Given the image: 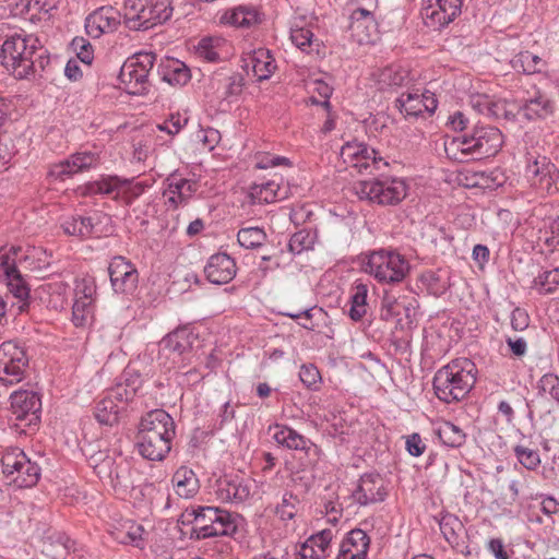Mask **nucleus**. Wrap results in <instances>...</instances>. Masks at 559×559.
Masks as SVG:
<instances>
[{
	"label": "nucleus",
	"mask_w": 559,
	"mask_h": 559,
	"mask_svg": "<svg viewBox=\"0 0 559 559\" xmlns=\"http://www.w3.org/2000/svg\"><path fill=\"white\" fill-rule=\"evenodd\" d=\"M299 504L300 500L296 495H294L292 491H285L283 493L281 503H278L275 509V513L283 521L293 520L298 512Z\"/></svg>",
	"instance_id": "51"
},
{
	"label": "nucleus",
	"mask_w": 559,
	"mask_h": 559,
	"mask_svg": "<svg viewBox=\"0 0 559 559\" xmlns=\"http://www.w3.org/2000/svg\"><path fill=\"white\" fill-rule=\"evenodd\" d=\"M5 280L10 293L21 302L19 310L24 311L28 306L27 299L29 297V288L26 285V282L22 277L20 271L13 274L8 273Z\"/></svg>",
	"instance_id": "45"
},
{
	"label": "nucleus",
	"mask_w": 559,
	"mask_h": 559,
	"mask_svg": "<svg viewBox=\"0 0 559 559\" xmlns=\"http://www.w3.org/2000/svg\"><path fill=\"white\" fill-rule=\"evenodd\" d=\"M120 383L123 384V386L127 388V391L130 392V394L134 397V395L141 389L143 380L136 370L127 368L122 373V382Z\"/></svg>",
	"instance_id": "64"
},
{
	"label": "nucleus",
	"mask_w": 559,
	"mask_h": 559,
	"mask_svg": "<svg viewBox=\"0 0 559 559\" xmlns=\"http://www.w3.org/2000/svg\"><path fill=\"white\" fill-rule=\"evenodd\" d=\"M110 285L116 294L132 296L139 286L135 265L122 255L114 257L108 265Z\"/></svg>",
	"instance_id": "12"
},
{
	"label": "nucleus",
	"mask_w": 559,
	"mask_h": 559,
	"mask_svg": "<svg viewBox=\"0 0 559 559\" xmlns=\"http://www.w3.org/2000/svg\"><path fill=\"white\" fill-rule=\"evenodd\" d=\"M463 0H423L421 17L428 27L441 29L461 13Z\"/></svg>",
	"instance_id": "14"
},
{
	"label": "nucleus",
	"mask_w": 559,
	"mask_h": 559,
	"mask_svg": "<svg viewBox=\"0 0 559 559\" xmlns=\"http://www.w3.org/2000/svg\"><path fill=\"white\" fill-rule=\"evenodd\" d=\"M371 147L364 142L352 141L345 143L341 148V158L349 166L356 168L362 154H370Z\"/></svg>",
	"instance_id": "47"
},
{
	"label": "nucleus",
	"mask_w": 559,
	"mask_h": 559,
	"mask_svg": "<svg viewBox=\"0 0 559 559\" xmlns=\"http://www.w3.org/2000/svg\"><path fill=\"white\" fill-rule=\"evenodd\" d=\"M27 455L20 448H11L4 451L1 457L2 472L5 477H9L14 474L19 466H21L22 462H25Z\"/></svg>",
	"instance_id": "50"
},
{
	"label": "nucleus",
	"mask_w": 559,
	"mask_h": 559,
	"mask_svg": "<svg viewBox=\"0 0 559 559\" xmlns=\"http://www.w3.org/2000/svg\"><path fill=\"white\" fill-rule=\"evenodd\" d=\"M352 496L360 506L382 502L386 497L384 480L379 474H364Z\"/></svg>",
	"instance_id": "20"
},
{
	"label": "nucleus",
	"mask_w": 559,
	"mask_h": 559,
	"mask_svg": "<svg viewBox=\"0 0 559 559\" xmlns=\"http://www.w3.org/2000/svg\"><path fill=\"white\" fill-rule=\"evenodd\" d=\"M122 405L116 403L110 396L105 395L94 407V417L98 424L105 426H115L119 421Z\"/></svg>",
	"instance_id": "33"
},
{
	"label": "nucleus",
	"mask_w": 559,
	"mask_h": 559,
	"mask_svg": "<svg viewBox=\"0 0 559 559\" xmlns=\"http://www.w3.org/2000/svg\"><path fill=\"white\" fill-rule=\"evenodd\" d=\"M71 46L73 50L76 52V57L80 61L87 66L92 63L94 59L93 47L87 39L83 37H75L72 40Z\"/></svg>",
	"instance_id": "60"
},
{
	"label": "nucleus",
	"mask_w": 559,
	"mask_h": 559,
	"mask_svg": "<svg viewBox=\"0 0 559 559\" xmlns=\"http://www.w3.org/2000/svg\"><path fill=\"white\" fill-rule=\"evenodd\" d=\"M288 197V187L275 180L253 183L249 190V198L253 204L273 203Z\"/></svg>",
	"instance_id": "24"
},
{
	"label": "nucleus",
	"mask_w": 559,
	"mask_h": 559,
	"mask_svg": "<svg viewBox=\"0 0 559 559\" xmlns=\"http://www.w3.org/2000/svg\"><path fill=\"white\" fill-rule=\"evenodd\" d=\"M1 64L17 80L41 76L50 63L47 50L33 35L13 34L1 46Z\"/></svg>",
	"instance_id": "1"
},
{
	"label": "nucleus",
	"mask_w": 559,
	"mask_h": 559,
	"mask_svg": "<svg viewBox=\"0 0 559 559\" xmlns=\"http://www.w3.org/2000/svg\"><path fill=\"white\" fill-rule=\"evenodd\" d=\"M314 235L307 229H301L295 233L288 242V250L293 254H299L302 251L309 250L314 243Z\"/></svg>",
	"instance_id": "53"
},
{
	"label": "nucleus",
	"mask_w": 559,
	"mask_h": 559,
	"mask_svg": "<svg viewBox=\"0 0 559 559\" xmlns=\"http://www.w3.org/2000/svg\"><path fill=\"white\" fill-rule=\"evenodd\" d=\"M420 288L429 295L439 297L450 287V271L448 269L426 270L418 278Z\"/></svg>",
	"instance_id": "25"
},
{
	"label": "nucleus",
	"mask_w": 559,
	"mask_h": 559,
	"mask_svg": "<svg viewBox=\"0 0 559 559\" xmlns=\"http://www.w3.org/2000/svg\"><path fill=\"white\" fill-rule=\"evenodd\" d=\"M237 240L246 249H255L265 242L266 233L260 227H243L239 229Z\"/></svg>",
	"instance_id": "48"
},
{
	"label": "nucleus",
	"mask_w": 559,
	"mask_h": 559,
	"mask_svg": "<svg viewBox=\"0 0 559 559\" xmlns=\"http://www.w3.org/2000/svg\"><path fill=\"white\" fill-rule=\"evenodd\" d=\"M524 115L528 119L543 118L552 111L551 103L543 95L526 100L524 105Z\"/></svg>",
	"instance_id": "49"
},
{
	"label": "nucleus",
	"mask_w": 559,
	"mask_h": 559,
	"mask_svg": "<svg viewBox=\"0 0 559 559\" xmlns=\"http://www.w3.org/2000/svg\"><path fill=\"white\" fill-rule=\"evenodd\" d=\"M173 0H124L123 23L131 31H147L170 20Z\"/></svg>",
	"instance_id": "4"
},
{
	"label": "nucleus",
	"mask_w": 559,
	"mask_h": 559,
	"mask_svg": "<svg viewBox=\"0 0 559 559\" xmlns=\"http://www.w3.org/2000/svg\"><path fill=\"white\" fill-rule=\"evenodd\" d=\"M371 152L372 153L370 154L361 155V158L356 166L359 173L369 170L371 174L373 170L379 171L389 166V163L384 160V158L381 157L374 148L371 147Z\"/></svg>",
	"instance_id": "54"
},
{
	"label": "nucleus",
	"mask_w": 559,
	"mask_h": 559,
	"mask_svg": "<svg viewBox=\"0 0 559 559\" xmlns=\"http://www.w3.org/2000/svg\"><path fill=\"white\" fill-rule=\"evenodd\" d=\"M159 74L163 81L174 86H183L190 79V69L178 59H167L159 66Z\"/></svg>",
	"instance_id": "27"
},
{
	"label": "nucleus",
	"mask_w": 559,
	"mask_h": 559,
	"mask_svg": "<svg viewBox=\"0 0 559 559\" xmlns=\"http://www.w3.org/2000/svg\"><path fill=\"white\" fill-rule=\"evenodd\" d=\"M510 62L515 71L523 72L525 74L538 73L545 67L544 60L531 51L519 52Z\"/></svg>",
	"instance_id": "38"
},
{
	"label": "nucleus",
	"mask_w": 559,
	"mask_h": 559,
	"mask_svg": "<svg viewBox=\"0 0 559 559\" xmlns=\"http://www.w3.org/2000/svg\"><path fill=\"white\" fill-rule=\"evenodd\" d=\"M118 455L116 451L111 450L98 451L91 454L87 462L102 480H107L112 477L114 465Z\"/></svg>",
	"instance_id": "32"
},
{
	"label": "nucleus",
	"mask_w": 559,
	"mask_h": 559,
	"mask_svg": "<svg viewBox=\"0 0 559 559\" xmlns=\"http://www.w3.org/2000/svg\"><path fill=\"white\" fill-rule=\"evenodd\" d=\"M121 24L120 12L112 7H102L93 11L85 20V29L94 38L105 33H114Z\"/></svg>",
	"instance_id": "17"
},
{
	"label": "nucleus",
	"mask_w": 559,
	"mask_h": 559,
	"mask_svg": "<svg viewBox=\"0 0 559 559\" xmlns=\"http://www.w3.org/2000/svg\"><path fill=\"white\" fill-rule=\"evenodd\" d=\"M267 431L278 445L288 450L301 451L313 463H317L322 455V449L318 444L287 425L275 423L269 426Z\"/></svg>",
	"instance_id": "11"
},
{
	"label": "nucleus",
	"mask_w": 559,
	"mask_h": 559,
	"mask_svg": "<svg viewBox=\"0 0 559 559\" xmlns=\"http://www.w3.org/2000/svg\"><path fill=\"white\" fill-rule=\"evenodd\" d=\"M396 107L405 118H417L423 115L421 96L419 90L404 92L395 100Z\"/></svg>",
	"instance_id": "37"
},
{
	"label": "nucleus",
	"mask_w": 559,
	"mask_h": 559,
	"mask_svg": "<svg viewBox=\"0 0 559 559\" xmlns=\"http://www.w3.org/2000/svg\"><path fill=\"white\" fill-rule=\"evenodd\" d=\"M21 251L20 247H1L0 248V271L3 275L19 272L16 267V255Z\"/></svg>",
	"instance_id": "55"
},
{
	"label": "nucleus",
	"mask_w": 559,
	"mask_h": 559,
	"mask_svg": "<svg viewBox=\"0 0 559 559\" xmlns=\"http://www.w3.org/2000/svg\"><path fill=\"white\" fill-rule=\"evenodd\" d=\"M364 266L379 283L390 285L401 283L411 269L409 262L402 254L385 249L370 252Z\"/></svg>",
	"instance_id": "5"
},
{
	"label": "nucleus",
	"mask_w": 559,
	"mask_h": 559,
	"mask_svg": "<svg viewBox=\"0 0 559 559\" xmlns=\"http://www.w3.org/2000/svg\"><path fill=\"white\" fill-rule=\"evenodd\" d=\"M355 191L361 200L379 205H395L405 199L407 187L399 178H373L357 182Z\"/></svg>",
	"instance_id": "7"
},
{
	"label": "nucleus",
	"mask_w": 559,
	"mask_h": 559,
	"mask_svg": "<svg viewBox=\"0 0 559 559\" xmlns=\"http://www.w3.org/2000/svg\"><path fill=\"white\" fill-rule=\"evenodd\" d=\"M236 273V261L224 252L212 254L204 266L206 280L215 285L229 283Z\"/></svg>",
	"instance_id": "18"
},
{
	"label": "nucleus",
	"mask_w": 559,
	"mask_h": 559,
	"mask_svg": "<svg viewBox=\"0 0 559 559\" xmlns=\"http://www.w3.org/2000/svg\"><path fill=\"white\" fill-rule=\"evenodd\" d=\"M440 530L451 546L459 545V536L463 531V525L457 518L452 515L443 516L440 521Z\"/></svg>",
	"instance_id": "52"
},
{
	"label": "nucleus",
	"mask_w": 559,
	"mask_h": 559,
	"mask_svg": "<svg viewBox=\"0 0 559 559\" xmlns=\"http://www.w3.org/2000/svg\"><path fill=\"white\" fill-rule=\"evenodd\" d=\"M514 453L519 462L526 468L534 471L540 464L539 453L522 445L514 448Z\"/></svg>",
	"instance_id": "58"
},
{
	"label": "nucleus",
	"mask_w": 559,
	"mask_h": 559,
	"mask_svg": "<svg viewBox=\"0 0 559 559\" xmlns=\"http://www.w3.org/2000/svg\"><path fill=\"white\" fill-rule=\"evenodd\" d=\"M178 496L185 499L192 498L199 490V479L194 472L187 466L179 467L171 479Z\"/></svg>",
	"instance_id": "30"
},
{
	"label": "nucleus",
	"mask_w": 559,
	"mask_h": 559,
	"mask_svg": "<svg viewBox=\"0 0 559 559\" xmlns=\"http://www.w3.org/2000/svg\"><path fill=\"white\" fill-rule=\"evenodd\" d=\"M532 289L539 295L559 294V267L540 273L534 278Z\"/></svg>",
	"instance_id": "41"
},
{
	"label": "nucleus",
	"mask_w": 559,
	"mask_h": 559,
	"mask_svg": "<svg viewBox=\"0 0 559 559\" xmlns=\"http://www.w3.org/2000/svg\"><path fill=\"white\" fill-rule=\"evenodd\" d=\"M129 185V179H122L118 176H104L99 180L88 182L84 187V193L87 195H112L114 199H117Z\"/></svg>",
	"instance_id": "26"
},
{
	"label": "nucleus",
	"mask_w": 559,
	"mask_h": 559,
	"mask_svg": "<svg viewBox=\"0 0 559 559\" xmlns=\"http://www.w3.org/2000/svg\"><path fill=\"white\" fill-rule=\"evenodd\" d=\"M512 476L513 471L511 468L497 466V475L495 476L491 495L495 497L492 504L498 515L511 513L512 507L516 501L519 489L516 480Z\"/></svg>",
	"instance_id": "13"
},
{
	"label": "nucleus",
	"mask_w": 559,
	"mask_h": 559,
	"mask_svg": "<svg viewBox=\"0 0 559 559\" xmlns=\"http://www.w3.org/2000/svg\"><path fill=\"white\" fill-rule=\"evenodd\" d=\"M243 78L241 74L236 73L225 79L223 85V97L228 99L234 96H238L242 92Z\"/></svg>",
	"instance_id": "63"
},
{
	"label": "nucleus",
	"mask_w": 559,
	"mask_h": 559,
	"mask_svg": "<svg viewBox=\"0 0 559 559\" xmlns=\"http://www.w3.org/2000/svg\"><path fill=\"white\" fill-rule=\"evenodd\" d=\"M139 430L173 442L176 426L173 417L164 409H154L142 417Z\"/></svg>",
	"instance_id": "19"
},
{
	"label": "nucleus",
	"mask_w": 559,
	"mask_h": 559,
	"mask_svg": "<svg viewBox=\"0 0 559 559\" xmlns=\"http://www.w3.org/2000/svg\"><path fill=\"white\" fill-rule=\"evenodd\" d=\"M332 539L333 531L331 528H325L317 534L311 535L307 542L310 543L317 550H322L323 556L326 558L329 556V549Z\"/></svg>",
	"instance_id": "62"
},
{
	"label": "nucleus",
	"mask_w": 559,
	"mask_h": 559,
	"mask_svg": "<svg viewBox=\"0 0 559 559\" xmlns=\"http://www.w3.org/2000/svg\"><path fill=\"white\" fill-rule=\"evenodd\" d=\"M57 0H27L22 13L32 23H37L50 17L51 11L57 9Z\"/></svg>",
	"instance_id": "36"
},
{
	"label": "nucleus",
	"mask_w": 559,
	"mask_h": 559,
	"mask_svg": "<svg viewBox=\"0 0 559 559\" xmlns=\"http://www.w3.org/2000/svg\"><path fill=\"white\" fill-rule=\"evenodd\" d=\"M367 297L368 286L362 282H355L350 289L349 309L347 310L350 320L358 322L367 314Z\"/></svg>",
	"instance_id": "31"
},
{
	"label": "nucleus",
	"mask_w": 559,
	"mask_h": 559,
	"mask_svg": "<svg viewBox=\"0 0 559 559\" xmlns=\"http://www.w3.org/2000/svg\"><path fill=\"white\" fill-rule=\"evenodd\" d=\"M155 59V53L141 51L128 58L122 64L119 79L130 94L140 95L147 91L148 74Z\"/></svg>",
	"instance_id": "9"
},
{
	"label": "nucleus",
	"mask_w": 559,
	"mask_h": 559,
	"mask_svg": "<svg viewBox=\"0 0 559 559\" xmlns=\"http://www.w3.org/2000/svg\"><path fill=\"white\" fill-rule=\"evenodd\" d=\"M237 516L217 507H198L186 509L179 522L192 524L190 537L206 539L217 536H231L237 531Z\"/></svg>",
	"instance_id": "3"
},
{
	"label": "nucleus",
	"mask_w": 559,
	"mask_h": 559,
	"mask_svg": "<svg viewBox=\"0 0 559 559\" xmlns=\"http://www.w3.org/2000/svg\"><path fill=\"white\" fill-rule=\"evenodd\" d=\"M477 368L468 358H456L441 367L433 377L436 396L444 403L462 401L476 382Z\"/></svg>",
	"instance_id": "2"
},
{
	"label": "nucleus",
	"mask_w": 559,
	"mask_h": 559,
	"mask_svg": "<svg viewBox=\"0 0 559 559\" xmlns=\"http://www.w3.org/2000/svg\"><path fill=\"white\" fill-rule=\"evenodd\" d=\"M197 190L198 183L195 181L181 178L177 174L169 175L163 192L167 209L176 210L179 206L187 205Z\"/></svg>",
	"instance_id": "16"
},
{
	"label": "nucleus",
	"mask_w": 559,
	"mask_h": 559,
	"mask_svg": "<svg viewBox=\"0 0 559 559\" xmlns=\"http://www.w3.org/2000/svg\"><path fill=\"white\" fill-rule=\"evenodd\" d=\"M28 365L25 349L14 341L0 345V385L10 386L19 383Z\"/></svg>",
	"instance_id": "10"
},
{
	"label": "nucleus",
	"mask_w": 559,
	"mask_h": 559,
	"mask_svg": "<svg viewBox=\"0 0 559 559\" xmlns=\"http://www.w3.org/2000/svg\"><path fill=\"white\" fill-rule=\"evenodd\" d=\"M408 81V71L395 66L384 68L379 74V83L381 84V88L400 87L406 85Z\"/></svg>",
	"instance_id": "42"
},
{
	"label": "nucleus",
	"mask_w": 559,
	"mask_h": 559,
	"mask_svg": "<svg viewBox=\"0 0 559 559\" xmlns=\"http://www.w3.org/2000/svg\"><path fill=\"white\" fill-rule=\"evenodd\" d=\"M92 312V299L85 297H75L72 307V321L76 326L85 324L87 317Z\"/></svg>",
	"instance_id": "56"
},
{
	"label": "nucleus",
	"mask_w": 559,
	"mask_h": 559,
	"mask_svg": "<svg viewBox=\"0 0 559 559\" xmlns=\"http://www.w3.org/2000/svg\"><path fill=\"white\" fill-rule=\"evenodd\" d=\"M112 472V477L108 478L107 481L112 487L127 486V480L130 474V466L121 455H118V460L114 465Z\"/></svg>",
	"instance_id": "59"
},
{
	"label": "nucleus",
	"mask_w": 559,
	"mask_h": 559,
	"mask_svg": "<svg viewBox=\"0 0 559 559\" xmlns=\"http://www.w3.org/2000/svg\"><path fill=\"white\" fill-rule=\"evenodd\" d=\"M252 71L258 81L269 79L276 69L275 60L269 50L260 49L251 58Z\"/></svg>",
	"instance_id": "40"
},
{
	"label": "nucleus",
	"mask_w": 559,
	"mask_h": 559,
	"mask_svg": "<svg viewBox=\"0 0 559 559\" xmlns=\"http://www.w3.org/2000/svg\"><path fill=\"white\" fill-rule=\"evenodd\" d=\"M501 189V193H506L508 197L512 195V185L509 182V177L506 169L496 167L491 170V191Z\"/></svg>",
	"instance_id": "61"
},
{
	"label": "nucleus",
	"mask_w": 559,
	"mask_h": 559,
	"mask_svg": "<svg viewBox=\"0 0 559 559\" xmlns=\"http://www.w3.org/2000/svg\"><path fill=\"white\" fill-rule=\"evenodd\" d=\"M299 379L307 389L316 391L321 382V374L313 364H305L300 367Z\"/></svg>",
	"instance_id": "57"
},
{
	"label": "nucleus",
	"mask_w": 559,
	"mask_h": 559,
	"mask_svg": "<svg viewBox=\"0 0 559 559\" xmlns=\"http://www.w3.org/2000/svg\"><path fill=\"white\" fill-rule=\"evenodd\" d=\"M218 493L222 499L242 502L249 498L250 488L243 478L238 476L224 477L218 481Z\"/></svg>",
	"instance_id": "28"
},
{
	"label": "nucleus",
	"mask_w": 559,
	"mask_h": 559,
	"mask_svg": "<svg viewBox=\"0 0 559 559\" xmlns=\"http://www.w3.org/2000/svg\"><path fill=\"white\" fill-rule=\"evenodd\" d=\"M198 342L199 336L191 326H180L162 338L158 359H165V365L169 361L168 369L185 368L189 364L192 349Z\"/></svg>",
	"instance_id": "6"
},
{
	"label": "nucleus",
	"mask_w": 559,
	"mask_h": 559,
	"mask_svg": "<svg viewBox=\"0 0 559 559\" xmlns=\"http://www.w3.org/2000/svg\"><path fill=\"white\" fill-rule=\"evenodd\" d=\"M221 21L237 27H250L260 22V13L252 5H238L227 10Z\"/></svg>",
	"instance_id": "29"
},
{
	"label": "nucleus",
	"mask_w": 559,
	"mask_h": 559,
	"mask_svg": "<svg viewBox=\"0 0 559 559\" xmlns=\"http://www.w3.org/2000/svg\"><path fill=\"white\" fill-rule=\"evenodd\" d=\"M11 408L17 419H24L31 415L29 423L33 424L39 419L38 413L41 409L39 395L33 391H15L10 395Z\"/></svg>",
	"instance_id": "21"
},
{
	"label": "nucleus",
	"mask_w": 559,
	"mask_h": 559,
	"mask_svg": "<svg viewBox=\"0 0 559 559\" xmlns=\"http://www.w3.org/2000/svg\"><path fill=\"white\" fill-rule=\"evenodd\" d=\"M71 550H74V542L60 535L55 540L49 538L44 543L43 554L51 559H66Z\"/></svg>",
	"instance_id": "43"
},
{
	"label": "nucleus",
	"mask_w": 559,
	"mask_h": 559,
	"mask_svg": "<svg viewBox=\"0 0 559 559\" xmlns=\"http://www.w3.org/2000/svg\"><path fill=\"white\" fill-rule=\"evenodd\" d=\"M99 163V155L93 151H83L72 154L67 159L52 164L48 177L53 180L64 181L73 175L94 168Z\"/></svg>",
	"instance_id": "15"
},
{
	"label": "nucleus",
	"mask_w": 559,
	"mask_h": 559,
	"mask_svg": "<svg viewBox=\"0 0 559 559\" xmlns=\"http://www.w3.org/2000/svg\"><path fill=\"white\" fill-rule=\"evenodd\" d=\"M537 394L549 399L559 406V377L552 372L545 373L537 382Z\"/></svg>",
	"instance_id": "46"
},
{
	"label": "nucleus",
	"mask_w": 559,
	"mask_h": 559,
	"mask_svg": "<svg viewBox=\"0 0 559 559\" xmlns=\"http://www.w3.org/2000/svg\"><path fill=\"white\" fill-rule=\"evenodd\" d=\"M290 39L302 52L320 55L322 43L314 37L311 29L307 27H293L290 29Z\"/></svg>",
	"instance_id": "35"
},
{
	"label": "nucleus",
	"mask_w": 559,
	"mask_h": 559,
	"mask_svg": "<svg viewBox=\"0 0 559 559\" xmlns=\"http://www.w3.org/2000/svg\"><path fill=\"white\" fill-rule=\"evenodd\" d=\"M39 476V466L27 457L25 462H22L14 474L9 477V481L17 488H28L37 484Z\"/></svg>",
	"instance_id": "34"
},
{
	"label": "nucleus",
	"mask_w": 559,
	"mask_h": 559,
	"mask_svg": "<svg viewBox=\"0 0 559 559\" xmlns=\"http://www.w3.org/2000/svg\"><path fill=\"white\" fill-rule=\"evenodd\" d=\"M136 448L139 453L150 461H162L171 450V442L156 436L139 430L136 436Z\"/></svg>",
	"instance_id": "23"
},
{
	"label": "nucleus",
	"mask_w": 559,
	"mask_h": 559,
	"mask_svg": "<svg viewBox=\"0 0 559 559\" xmlns=\"http://www.w3.org/2000/svg\"><path fill=\"white\" fill-rule=\"evenodd\" d=\"M61 227L67 235L81 239L88 238L94 233L93 218L90 216H72L66 219Z\"/></svg>",
	"instance_id": "39"
},
{
	"label": "nucleus",
	"mask_w": 559,
	"mask_h": 559,
	"mask_svg": "<svg viewBox=\"0 0 559 559\" xmlns=\"http://www.w3.org/2000/svg\"><path fill=\"white\" fill-rule=\"evenodd\" d=\"M441 442L450 448H459L465 442V433L450 421H443L436 430Z\"/></svg>",
	"instance_id": "44"
},
{
	"label": "nucleus",
	"mask_w": 559,
	"mask_h": 559,
	"mask_svg": "<svg viewBox=\"0 0 559 559\" xmlns=\"http://www.w3.org/2000/svg\"><path fill=\"white\" fill-rule=\"evenodd\" d=\"M524 177L530 188L542 197L559 193V169L546 156L528 153Z\"/></svg>",
	"instance_id": "8"
},
{
	"label": "nucleus",
	"mask_w": 559,
	"mask_h": 559,
	"mask_svg": "<svg viewBox=\"0 0 559 559\" xmlns=\"http://www.w3.org/2000/svg\"><path fill=\"white\" fill-rule=\"evenodd\" d=\"M370 545L367 533L360 528H354L347 533L340 545L336 559H366Z\"/></svg>",
	"instance_id": "22"
}]
</instances>
